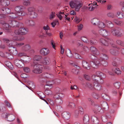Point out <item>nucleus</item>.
Listing matches in <instances>:
<instances>
[{
	"label": "nucleus",
	"mask_w": 124,
	"mask_h": 124,
	"mask_svg": "<svg viewBox=\"0 0 124 124\" xmlns=\"http://www.w3.org/2000/svg\"><path fill=\"white\" fill-rule=\"evenodd\" d=\"M23 7L22 6H17L16 7L15 14L12 13L10 16L13 19L21 20L23 19V16L27 14V13L23 11Z\"/></svg>",
	"instance_id": "1"
},
{
	"label": "nucleus",
	"mask_w": 124,
	"mask_h": 124,
	"mask_svg": "<svg viewBox=\"0 0 124 124\" xmlns=\"http://www.w3.org/2000/svg\"><path fill=\"white\" fill-rule=\"evenodd\" d=\"M87 87L90 89L94 90L95 89L97 90H100L101 89V86L99 84H96L93 81V83L88 82L86 83Z\"/></svg>",
	"instance_id": "2"
},
{
	"label": "nucleus",
	"mask_w": 124,
	"mask_h": 124,
	"mask_svg": "<svg viewBox=\"0 0 124 124\" xmlns=\"http://www.w3.org/2000/svg\"><path fill=\"white\" fill-rule=\"evenodd\" d=\"M28 29L23 27H20L19 29H16L14 31L15 34L20 36L23 35L28 32Z\"/></svg>",
	"instance_id": "3"
},
{
	"label": "nucleus",
	"mask_w": 124,
	"mask_h": 124,
	"mask_svg": "<svg viewBox=\"0 0 124 124\" xmlns=\"http://www.w3.org/2000/svg\"><path fill=\"white\" fill-rule=\"evenodd\" d=\"M2 116L7 118L8 121L10 122L13 121L15 118V115L12 114L3 113L2 114Z\"/></svg>",
	"instance_id": "4"
},
{
	"label": "nucleus",
	"mask_w": 124,
	"mask_h": 124,
	"mask_svg": "<svg viewBox=\"0 0 124 124\" xmlns=\"http://www.w3.org/2000/svg\"><path fill=\"white\" fill-rule=\"evenodd\" d=\"M92 78L93 81L98 84H102L104 83L103 79L102 78H100L95 76V75H93L92 76Z\"/></svg>",
	"instance_id": "5"
},
{
	"label": "nucleus",
	"mask_w": 124,
	"mask_h": 124,
	"mask_svg": "<svg viewBox=\"0 0 124 124\" xmlns=\"http://www.w3.org/2000/svg\"><path fill=\"white\" fill-rule=\"evenodd\" d=\"M111 32L113 35L117 36H120L122 35L121 30L120 28L112 29L111 30Z\"/></svg>",
	"instance_id": "6"
},
{
	"label": "nucleus",
	"mask_w": 124,
	"mask_h": 124,
	"mask_svg": "<svg viewBox=\"0 0 124 124\" xmlns=\"http://www.w3.org/2000/svg\"><path fill=\"white\" fill-rule=\"evenodd\" d=\"M63 95L62 93H59L56 95L55 96L57 99L56 101L58 105H61L62 104L63 101L62 97H63Z\"/></svg>",
	"instance_id": "7"
},
{
	"label": "nucleus",
	"mask_w": 124,
	"mask_h": 124,
	"mask_svg": "<svg viewBox=\"0 0 124 124\" xmlns=\"http://www.w3.org/2000/svg\"><path fill=\"white\" fill-rule=\"evenodd\" d=\"M42 57L40 55H36L33 58V63L32 64H37L41 65V63L40 62V60L42 58Z\"/></svg>",
	"instance_id": "8"
},
{
	"label": "nucleus",
	"mask_w": 124,
	"mask_h": 124,
	"mask_svg": "<svg viewBox=\"0 0 124 124\" xmlns=\"http://www.w3.org/2000/svg\"><path fill=\"white\" fill-rule=\"evenodd\" d=\"M100 42L103 45L108 46L110 43L111 40L109 39H100Z\"/></svg>",
	"instance_id": "9"
},
{
	"label": "nucleus",
	"mask_w": 124,
	"mask_h": 124,
	"mask_svg": "<svg viewBox=\"0 0 124 124\" xmlns=\"http://www.w3.org/2000/svg\"><path fill=\"white\" fill-rule=\"evenodd\" d=\"M40 65L37 64H32V66L33 67L34 70L33 72L36 73H40L41 72V70L40 69Z\"/></svg>",
	"instance_id": "10"
},
{
	"label": "nucleus",
	"mask_w": 124,
	"mask_h": 124,
	"mask_svg": "<svg viewBox=\"0 0 124 124\" xmlns=\"http://www.w3.org/2000/svg\"><path fill=\"white\" fill-rule=\"evenodd\" d=\"M31 46L28 44H25L22 48V49L24 51L27 52L31 50L33 52H34V50L33 49H31Z\"/></svg>",
	"instance_id": "11"
},
{
	"label": "nucleus",
	"mask_w": 124,
	"mask_h": 124,
	"mask_svg": "<svg viewBox=\"0 0 124 124\" xmlns=\"http://www.w3.org/2000/svg\"><path fill=\"white\" fill-rule=\"evenodd\" d=\"M14 62L16 65L18 67L21 68L24 67V63L19 60H16Z\"/></svg>",
	"instance_id": "12"
},
{
	"label": "nucleus",
	"mask_w": 124,
	"mask_h": 124,
	"mask_svg": "<svg viewBox=\"0 0 124 124\" xmlns=\"http://www.w3.org/2000/svg\"><path fill=\"white\" fill-rule=\"evenodd\" d=\"M40 54L44 56L47 55L50 53L49 50L46 48H43L40 50Z\"/></svg>",
	"instance_id": "13"
},
{
	"label": "nucleus",
	"mask_w": 124,
	"mask_h": 124,
	"mask_svg": "<svg viewBox=\"0 0 124 124\" xmlns=\"http://www.w3.org/2000/svg\"><path fill=\"white\" fill-rule=\"evenodd\" d=\"M9 23L11 24V26L13 27H20V23L16 21H9Z\"/></svg>",
	"instance_id": "14"
},
{
	"label": "nucleus",
	"mask_w": 124,
	"mask_h": 124,
	"mask_svg": "<svg viewBox=\"0 0 124 124\" xmlns=\"http://www.w3.org/2000/svg\"><path fill=\"white\" fill-rule=\"evenodd\" d=\"M3 26L5 29V31L8 33H11V30L10 29V27L9 25L7 23H4L3 24Z\"/></svg>",
	"instance_id": "15"
},
{
	"label": "nucleus",
	"mask_w": 124,
	"mask_h": 124,
	"mask_svg": "<svg viewBox=\"0 0 124 124\" xmlns=\"http://www.w3.org/2000/svg\"><path fill=\"white\" fill-rule=\"evenodd\" d=\"M8 50L13 55H16L17 54V52L16 48L14 47H10L8 49Z\"/></svg>",
	"instance_id": "16"
},
{
	"label": "nucleus",
	"mask_w": 124,
	"mask_h": 124,
	"mask_svg": "<svg viewBox=\"0 0 124 124\" xmlns=\"http://www.w3.org/2000/svg\"><path fill=\"white\" fill-rule=\"evenodd\" d=\"M1 12L4 14H8L10 12V9L8 8H3L1 10Z\"/></svg>",
	"instance_id": "17"
},
{
	"label": "nucleus",
	"mask_w": 124,
	"mask_h": 124,
	"mask_svg": "<svg viewBox=\"0 0 124 124\" xmlns=\"http://www.w3.org/2000/svg\"><path fill=\"white\" fill-rule=\"evenodd\" d=\"M82 65L83 67L89 70L90 69V66L88 63L85 61L82 62Z\"/></svg>",
	"instance_id": "18"
},
{
	"label": "nucleus",
	"mask_w": 124,
	"mask_h": 124,
	"mask_svg": "<svg viewBox=\"0 0 124 124\" xmlns=\"http://www.w3.org/2000/svg\"><path fill=\"white\" fill-rule=\"evenodd\" d=\"M82 3H79L78 1L77 3V5H76L73 8H75V10L77 11H78L81 7H82Z\"/></svg>",
	"instance_id": "19"
},
{
	"label": "nucleus",
	"mask_w": 124,
	"mask_h": 124,
	"mask_svg": "<svg viewBox=\"0 0 124 124\" xmlns=\"http://www.w3.org/2000/svg\"><path fill=\"white\" fill-rule=\"evenodd\" d=\"M63 117L66 119H68L70 117V115L69 112H64L62 114Z\"/></svg>",
	"instance_id": "20"
},
{
	"label": "nucleus",
	"mask_w": 124,
	"mask_h": 124,
	"mask_svg": "<svg viewBox=\"0 0 124 124\" xmlns=\"http://www.w3.org/2000/svg\"><path fill=\"white\" fill-rule=\"evenodd\" d=\"M90 50L94 54L96 55H98L99 54V52L93 46L91 47L90 48Z\"/></svg>",
	"instance_id": "21"
},
{
	"label": "nucleus",
	"mask_w": 124,
	"mask_h": 124,
	"mask_svg": "<svg viewBox=\"0 0 124 124\" xmlns=\"http://www.w3.org/2000/svg\"><path fill=\"white\" fill-rule=\"evenodd\" d=\"M100 60L101 61L103 60H107L108 59V56L105 54H102L100 55Z\"/></svg>",
	"instance_id": "22"
},
{
	"label": "nucleus",
	"mask_w": 124,
	"mask_h": 124,
	"mask_svg": "<svg viewBox=\"0 0 124 124\" xmlns=\"http://www.w3.org/2000/svg\"><path fill=\"white\" fill-rule=\"evenodd\" d=\"M3 40L4 42L7 43V45L9 47H12V44L11 43L12 41L9 40L8 39L6 38H4L3 39Z\"/></svg>",
	"instance_id": "23"
},
{
	"label": "nucleus",
	"mask_w": 124,
	"mask_h": 124,
	"mask_svg": "<svg viewBox=\"0 0 124 124\" xmlns=\"http://www.w3.org/2000/svg\"><path fill=\"white\" fill-rule=\"evenodd\" d=\"M105 22L109 28H112L113 27V24L111 21L106 20H105Z\"/></svg>",
	"instance_id": "24"
},
{
	"label": "nucleus",
	"mask_w": 124,
	"mask_h": 124,
	"mask_svg": "<svg viewBox=\"0 0 124 124\" xmlns=\"http://www.w3.org/2000/svg\"><path fill=\"white\" fill-rule=\"evenodd\" d=\"M28 14L30 15H31L32 13H34V11L35 10L34 8L33 7H30L28 8Z\"/></svg>",
	"instance_id": "25"
},
{
	"label": "nucleus",
	"mask_w": 124,
	"mask_h": 124,
	"mask_svg": "<svg viewBox=\"0 0 124 124\" xmlns=\"http://www.w3.org/2000/svg\"><path fill=\"white\" fill-rule=\"evenodd\" d=\"M78 1H71L69 3V5L70 7L72 8H73L76 5H77V3Z\"/></svg>",
	"instance_id": "26"
},
{
	"label": "nucleus",
	"mask_w": 124,
	"mask_h": 124,
	"mask_svg": "<svg viewBox=\"0 0 124 124\" xmlns=\"http://www.w3.org/2000/svg\"><path fill=\"white\" fill-rule=\"evenodd\" d=\"M108 31L105 30H101L99 31V33L102 36H106Z\"/></svg>",
	"instance_id": "27"
},
{
	"label": "nucleus",
	"mask_w": 124,
	"mask_h": 124,
	"mask_svg": "<svg viewBox=\"0 0 124 124\" xmlns=\"http://www.w3.org/2000/svg\"><path fill=\"white\" fill-rule=\"evenodd\" d=\"M26 23L29 25L31 26H34L35 23L34 21L30 20H27L26 21Z\"/></svg>",
	"instance_id": "28"
},
{
	"label": "nucleus",
	"mask_w": 124,
	"mask_h": 124,
	"mask_svg": "<svg viewBox=\"0 0 124 124\" xmlns=\"http://www.w3.org/2000/svg\"><path fill=\"white\" fill-rule=\"evenodd\" d=\"M93 124H98L99 123V121L96 117L93 116L91 118Z\"/></svg>",
	"instance_id": "29"
},
{
	"label": "nucleus",
	"mask_w": 124,
	"mask_h": 124,
	"mask_svg": "<svg viewBox=\"0 0 124 124\" xmlns=\"http://www.w3.org/2000/svg\"><path fill=\"white\" fill-rule=\"evenodd\" d=\"M102 107L104 109L108 110L109 108L107 103L105 102H103L101 104Z\"/></svg>",
	"instance_id": "30"
},
{
	"label": "nucleus",
	"mask_w": 124,
	"mask_h": 124,
	"mask_svg": "<svg viewBox=\"0 0 124 124\" xmlns=\"http://www.w3.org/2000/svg\"><path fill=\"white\" fill-rule=\"evenodd\" d=\"M95 76L102 78H105V76L103 73L99 71L96 72V75H95Z\"/></svg>",
	"instance_id": "31"
},
{
	"label": "nucleus",
	"mask_w": 124,
	"mask_h": 124,
	"mask_svg": "<svg viewBox=\"0 0 124 124\" xmlns=\"http://www.w3.org/2000/svg\"><path fill=\"white\" fill-rule=\"evenodd\" d=\"M1 4L3 6H7L10 4V1L8 0H4Z\"/></svg>",
	"instance_id": "32"
},
{
	"label": "nucleus",
	"mask_w": 124,
	"mask_h": 124,
	"mask_svg": "<svg viewBox=\"0 0 124 124\" xmlns=\"http://www.w3.org/2000/svg\"><path fill=\"white\" fill-rule=\"evenodd\" d=\"M96 42V40L93 38L90 39L88 41V44H90L91 45L95 44Z\"/></svg>",
	"instance_id": "33"
},
{
	"label": "nucleus",
	"mask_w": 124,
	"mask_h": 124,
	"mask_svg": "<svg viewBox=\"0 0 124 124\" xmlns=\"http://www.w3.org/2000/svg\"><path fill=\"white\" fill-rule=\"evenodd\" d=\"M66 53L67 56L71 58L73 56V54L71 53L70 50L69 49H68L66 51Z\"/></svg>",
	"instance_id": "34"
},
{
	"label": "nucleus",
	"mask_w": 124,
	"mask_h": 124,
	"mask_svg": "<svg viewBox=\"0 0 124 124\" xmlns=\"http://www.w3.org/2000/svg\"><path fill=\"white\" fill-rule=\"evenodd\" d=\"M4 57H6L9 59H11L13 58L12 55L8 53H6L5 54Z\"/></svg>",
	"instance_id": "35"
},
{
	"label": "nucleus",
	"mask_w": 124,
	"mask_h": 124,
	"mask_svg": "<svg viewBox=\"0 0 124 124\" xmlns=\"http://www.w3.org/2000/svg\"><path fill=\"white\" fill-rule=\"evenodd\" d=\"M50 61V59L48 57H45L43 59V62L44 64H46L49 62Z\"/></svg>",
	"instance_id": "36"
},
{
	"label": "nucleus",
	"mask_w": 124,
	"mask_h": 124,
	"mask_svg": "<svg viewBox=\"0 0 124 124\" xmlns=\"http://www.w3.org/2000/svg\"><path fill=\"white\" fill-rule=\"evenodd\" d=\"M89 118L87 115H85V116L84 118V122L85 124H87L89 123Z\"/></svg>",
	"instance_id": "37"
},
{
	"label": "nucleus",
	"mask_w": 124,
	"mask_h": 124,
	"mask_svg": "<svg viewBox=\"0 0 124 124\" xmlns=\"http://www.w3.org/2000/svg\"><path fill=\"white\" fill-rule=\"evenodd\" d=\"M92 5L91 6L92 7L94 8H93L94 9H95L96 8H97V6H98V5H97V3L95 1L93 2V3H92H92L91 4H89L88 6H89L90 5Z\"/></svg>",
	"instance_id": "38"
},
{
	"label": "nucleus",
	"mask_w": 124,
	"mask_h": 124,
	"mask_svg": "<svg viewBox=\"0 0 124 124\" xmlns=\"http://www.w3.org/2000/svg\"><path fill=\"white\" fill-rule=\"evenodd\" d=\"M99 22V20L97 18H94L92 19L91 20L92 23L94 25H96V23H97Z\"/></svg>",
	"instance_id": "39"
},
{
	"label": "nucleus",
	"mask_w": 124,
	"mask_h": 124,
	"mask_svg": "<svg viewBox=\"0 0 124 124\" xmlns=\"http://www.w3.org/2000/svg\"><path fill=\"white\" fill-rule=\"evenodd\" d=\"M98 26L100 28H102L105 27V25L104 23L100 22L98 23Z\"/></svg>",
	"instance_id": "40"
},
{
	"label": "nucleus",
	"mask_w": 124,
	"mask_h": 124,
	"mask_svg": "<svg viewBox=\"0 0 124 124\" xmlns=\"http://www.w3.org/2000/svg\"><path fill=\"white\" fill-rule=\"evenodd\" d=\"M101 60H100V58L98 60L96 59L94 60L97 67L100 65V63L101 62Z\"/></svg>",
	"instance_id": "41"
},
{
	"label": "nucleus",
	"mask_w": 124,
	"mask_h": 124,
	"mask_svg": "<svg viewBox=\"0 0 124 124\" xmlns=\"http://www.w3.org/2000/svg\"><path fill=\"white\" fill-rule=\"evenodd\" d=\"M102 96L103 98L107 101H109L110 98L109 96L106 94H103L102 95Z\"/></svg>",
	"instance_id": "42"
},
{
	"label": "nucleus",
	"mask_w": 124,
	"mask_h": 124,
	"mask_svg": "<svg viewBox=\"0 0 124 124\" xmlns=\"http://www.w3.org/2000/svg\"><path fill=\"white\" fill-rule=\"evenodd\" d=\"M107 16L110 18H113L115 16L114 14L112 12H109L107 14Z\"/></svg>",
	"instance_id": "43"
},
{
	"label": "nucleus",
	"mask_w": 124,
	"mask_h": 124,
	"mask_svg": "<svg viewBox=\"0 0 124 124\" xmlns=\"http://www.w3.org/2000/svg\"><path fill=\"white\" fill-rule=\"evenodd\" d=\"M117 44L121 46H124V42L119 40H117L116 41Z\"/></svg>",
	"instance_id": "44"
},
{
	"label": "nucleus",
	"mask_w": 124,
	"mask_h": 124,
	"mask_svg": "<svg viewBox=\"0 0 124 124\" xmlns=\"http://www.w3.org/2000/svg\"><path fill=\"white\" fill-rule=\"evenodd\" d=\"M52 75L51 74H48L47 73H44L42 74V76L43 77L48 78H49L51 75Z\"/></svg>",
	"instance_id": "45"
},
{
	"label": "nucleus",
	"mask_w": 124,
	"mask_h": 124,
	"mask_svg": "<svg viewBox=\"0 0 124 124\" xmlns=\"http://www.w3.org/2000/svg\"><path fill=\"white\" fill-rule=\"evenodd\" d=\"M30 2L29 0H24L23 4L24 6H27L30 5Z\"/></svg>",
	"instance_id": "46"
},
{
	"label": "nucleus",
	"mask_w": 124,
	"mask_h": 124,
	"mask_svg": "<svg viewBox=\"0 0 124 124\" xmlns=\"http://www.w3.org/2000/svg\"><path fill=\"white\" fill-rule=\"evenodd\" d=\"M5 64L9 68L11 69L12 65L11 62H5Z\"/></svg>",
	"instance_id": "47"
},
{
	"label": "nucleus",
	"mask_w": 124,
	"mask_h": 124,
	"mask_svg": "<svg viewBox=\"0 0 124 124\" xmlns=\"http://www.w3.org/2000/svg\"><path fill=\"white\" fill-rule=\"evenodd\" d=\"M106 60H103L101 61V64L104 66H106L108 65L107 62L106 61Z\"/></svg>",
	"instance_id": "48"
},
{
	"label": "nucleus",
	"mask_w": 124,
	"mask_h": 124,
	"mask_svg": "<svg viewBox=\"0 0 124 124\" xmlns=\"http://www.w3.org/2000/svg\"><path fill=\"white\" fill-rule=\"evenodd\" d=\"M4 103L6 106L9 108H11V106L9 103L7 101H5Z\"/></svg>",
	"instance_id": "49"
},
{
	"label": "nucleus",
	"mask_w": 124,
	"mask_h": 124,
	"mask_svg": "<svg viewBox=\"0 0 124 124\" xmlns=\"http://www.w3.org/2000/svg\"><path fill=\"white\" fill-rule=\"evenodd\" d=\"M94 61L93 62H90L91 66L93 68H94L97 67Z\"/></svg>",
	"instance_id": "50"
},
{
	"label": "nucleus",
	"mask_w": 124,
	"mask_h": 124,
	"mask_svg": "<svg viewBox=\"0 0 124 124\" xmlns=\"http://www.w3.org/2000/svg\"><path fill=\"white\" fill-rule=\"evenodd\" d=\"M55 12H52L50 16V18L51 20L53 19L55 16Z\"/></svg>",
	"instance_id": "51"
},
{
	"label": "nucleus",
	"mask_w": 124,
	"mask_h": 124,
	"mask_svg": "<svg viewBox=\"0 0 124 124\" xmlns=\"http://www.w3.org/2000/svg\"><path fill=\"white\" fill-rule=\"evenodd\" d=\"M120 83L119 82H116L114 84L115 87L116 88H119L120 87Z\"/></svg>",
	"instance_id": "52"
},
{
	"label": "nucleus",
	"mask_w": 124,
	"mask_h": 124,
	"mask_svg": "<svg viewBox=\"0 0 124 124\" xmlns=\"http://www.w3.org/2000/svg\"><path fill=\"white\" fill-rule=\"evenodd\" d=\"M45 93L47 95H49L52 94L51 91L49 90H46L45 91Z\"/></svg>",
	"instance_id": "53"
},
{
	"label": "nucleus",
	"mask_w": 124,
	"mask_h": 124,
	"mask_svg": "<svg viewBox=\"0 0 124 124\" xmlns=\"http://www.w3.org/2000/svg\"><path fill=\"white\" fill-rule=\"evenodd\" d=\"M23 70L26 73L29 72L30 71L29 68L27 67L24 68H23Z\"/></svg>",
	"instance_id": "54"
},
{
	"label": "nucleus",
	"mask_w": 124,
	"mask_h": 124,
	"mask_svg": "<svg viewBox=\"0 0 124 124\" xmlns=\"http://www.w3.org/2000/svg\"><path fill=\"white\" fill-rule=\"evenodd\" d=\"M45 97V95L44 94H43V93H42L41 95V96H40V97H39V98H40L41 99H42V100H44L48 104V102L47 101H46L44 100V98Z\"/></svg>",
	"instance_id": "55"
},
{
	"label": "nucleus",
	"mask_w": 124,
	"mask_h": 124,
	"mask_svg": "<svg viewBox=\"0 0 124 124\" xmlns=\"http://www.w3.org/2000/svg\"><path fill=\"white\" fill-rule=\"evenodd\" d=\"M68 106L72 108H74L75 107V104L72 103H70Z\"/></svg>",
	"instance_id": "56"
},
{
	"label": "nucleus",
	"mask_w": 124,
	"mask_h": 124,
	"mask_svg": "<svg viewBox=\"0 0 124 124\" xmlns=\"http://www.w3.org/2000/svg\"><path fill=\"white\" fill-rule=\"evenodd\" d=\"M113 22L117 24L120 25L121 24L122 22L120 21H119L118 20L115 19L113 20Z\"/></svg>",
	"instance_id": "57"
},
{
	"label": "nucleus",
	"mask_w": 124,
	"mask_h": 124,
	"mask_svg": "<svg viewBox=\"0 0 124 124\" xmlns=\"http://www.w3.org/2000/svg\"><path fill=\"white\" fill-rule=\"evenodd\" d=\"M115 72L118 75H119L121 74V71L118 68H116L115 70Z\"/></svg>",
	"instance_id": "58"
},
{
	"label": "nucleus",
	"mask_w": 124,
	"mask_h": 124,
	"mask_svg": "<svg viewBox=\"0 0 124 124\" xmlns=\"http://www.w3.org/2000/svg\"><path fill=\"white\" fill-rule=\"evenodd\" d=\"M29 85V86L31 88L33 89L35 88V85L32 82H31Z\"/></svg>",
	"instance_id": "59"
},
{
	"label": "nucleus",
	"mask_w": 124,
	"mask_h": 124,
	"mask_svg": "<svg viewBox=\"0 0 124 124\" xmlns=\"http://www.w3.org/2000/svg\"><path fill=\"white\" fill-rule=\"evenodd\" d=\"M58 23V21L57 20H56V21H55L54 22L52 23H51V24L52 26L53 27H54L55 26L56 24V23Z\"/></svg>",
	"instance_id": "60"
},
{
	"label": "nucleus",
	"mask_w": 124,
	"mask_h": 124,
	"mask_svg": "<svg viewBox=\"0 0 124 124\" xmlns=\"http://www.w3.org/2000/svg\"><path fill=\"white\" fill-rule=\"evenodd\" d=\"M84 77L87 80H89L90 79V76L88 75H84Z\"/></svg>",
	"instance_id": "61"
},
{
	"label": "nucleus",
	"mask_w": 124,
	"mask_h": 124,
	"mask_svg": "<svg viewBox=\"0 0 124 124\" xmlns=\"http://www.w3.org/2000/svg\"><path fill=\"white\" fill-rule=\"evenodd\" d=\"M24 45L23 43H17L16 44V46L18 47H20L21 46L23 45Z\"/></svg>",
	"instance_id": "62"
},
{
	"label": "nucleus",
	"mask_w": 124,
	"mask_h": 124,
	"mask_svg": "<svg viewBox=\"0 0 124 124\" xmlns=\"http://www.w3.org/2000/svg\"><path fill=\"white\" fill-rule=\"evenodd\" d=\"M77 45L78 46H83V43L81 41H78L77 42Z\"/></svg>",
	"instance_id": "63"
},
{
	"label": "nucleus",
	"mask_w": 124,
	"mask_h": 124,
	"mask_svg": "<svg viewBox=\"0 0 124 124\" xmlns=\"http://www.w3.org/2000/svg\"><path fill=\"white\" fill-rule=\"evenodd\" d=\"M81 40L84 42L87 43V38L84 37H81Z\"/></svg>",
	"instance_id": "64"
}]
</instances>
